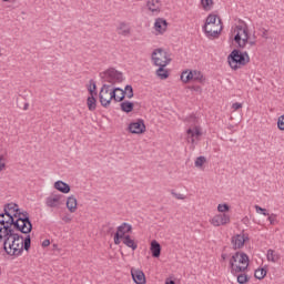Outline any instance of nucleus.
Returning a JSON list of instances; mask_svg holds the SVG:
<instances>
[{"mask_svg":"<svg viewBox=\"0 0 284 284\" xmlns=\"http://www.w3.org/2000/svg\"><path fill=\"white\" fill-rule=\"evenodd\" d=\"M172 196H174L175 199H178L179 201H183V199H185V196L181 193H176L174 191L171 192Z\"/></svg>","mask_w":284,"mask_h":284,"instance_id":"43","label":"nucleus"},{"mask_svg":"<svg viewBox=\"0 0 284 284\" xmlns=\"http://www.w3.org/2000/svg\"><path fill=\"white\" fill-rule=\"evenodd\" d=\"M129 131L131 134H143L145 132V122L141 119L136 120V122H131Z\"/></svg>","mask_w":284,"mask_h":284,"instance_id":"11","label":"nucleus"},{"mask_svg":"<svg viewBox=\"0 0 284 284\" xmlns=\"http://www.w3.org/2000/svg\"><path fill=\"white\" fill-rule=\"evenodd\" d=\"M121 239H124V236L119 234V233H115L114 234V244L120 245L121 244Z\"/></svg>","mask_w":284,"mask_h":284,"instance_id":"40","label":"nucleus"},{"mask_svg":"<svg viewBox=\"0 0 284 284\" xmlns=\"http://www.w3.org/2000/svg\"><path fill=\"white\" fill-rule=\"evenodd\" d=\"M222 30L223 20H221V18L214 13L209 14L203 26V31L205 32L206 37H213L216 39V37L221 34Z\"/></svg>","mask_w":284,"mask_h":284,"instance_id":"4","label":"nucleus"},{"mask_svg":"<svg viewBox=\"0 0 284 284\" xmlns=\"http://www.w3.org/2000/svg\"><path fill=\"white\" fill-rule=\"evenodd\" d=\"M124 98L132 99L134 97V89L132 85L128 84L123 90Z\"/></svg>","mask_w":284,"mask_h":284,"instance_id":"32","label":"nucleus"},{"mask_svg":"<svg viewBox=\"0 0 284 284\" xmlns=\"http://www.w3.org/2000/svg\"><path fill=\"white\" fill-rule=\"evenodd\" d=\"M166 64H162V65H158L159 69L156 70V75L160 77L162 80L168 79V77H170V73L168 72V70H165Z\"/></svg>","mask_w":284,"mask_h":284,"instance_id":"27","label":"nucleus"},{"mask_svg":"<svg viewBox=\"0 0 284 284\" xmlns=\"http://www.w3.org/2000/svg\"><path fill=\"white\" fill-rule=\"evenodd\" d=\"M13 227L17 232H21L22 234H30V232H32V222L30 221V214L28 211H20V214L13 222Z\"/></svg>","mask_w":284,"mask_h":284,"instance_id":"7","label":"nucleus"},{"mask_svg":"<svg viewBox=\"0 0 284 284\" xmlns=\"http://www.w3.org/2000/svg\"><path fill=\"white\" fill-rule=\"evenodd\" d=\"M122 112H126V114H130L132 110H134V103L130 101H124L120 104Z\"/></svg>","mask_w":284,"mask_h":284,"instance_id":"25","label":"nucleus"},{"mask_svg":"<svg viewBox=\"0 0 284 284\" xmlns=\"http://www.w3.org/2000/svg\"><path fill=\"white\" fill-rule=\"evenodd\" d=\"M165 284H176V282H174V280L166 278Z\"/></svg>","mask_w":284,"mask_h":284,"instance_id":"50","label":"nucleus"},{"mask_svg":"<svg viewBox=\"0 0 284 284\" xmlns=\"http://www.w3.org/2000/svg\"><path fill=\"white\" fill-rule=\"evenodd\" d=\"M109 94H110V103H112V100H115L116 102H121L124 99L123 89L121 88L111 87Z\"/></svg>","mask_w":284,"mask_h":284,"instance_id":"15","label":"nucleus"},{"mask_svg":"<svg viewBox=\"0 0 284 284\" xmlns=\"http://www.w3.org/2000/svg\"><path fill=\"white\" fill-rule=\"evenodd\" d=\"M48 246H50V240H44L42 242V247H48Z\"/></svg>","mask_w":284,"mask_h":284,"instance_id":"48","label":"nucleus"},{"mask_svg":"<svg viewBox=\"0 0 284 284\" xmlns=\"http://www.w3.org/2000/svg\"><path fill=\"white\" fill-rule=\"evenodd\" d=\"M77 197L74 195H71L67 199V207L69 210V212H71V214H74V212H77Z\"/></svg>","mask_w":284,"mask_h":284,"instance_id":"21","label":"nucleus"},{"mask_svg":"<svg viewBox=\"0 0 284 284\" xmlns=\"http://www.w3.org/2000/svg\"><path fill=\"white\" fill-rule=\"evenodd\" d=\"M54 189L62 194H70V184L59 180L54 183Z\"/></svg>","mask_w":284,"mask_h":284,"instance_id":"17","label":"nucleus"},{"mask_svg":"<svg viewBox=\"0 0 284 284\" xmlns=\"http://www.w3.org/2000/svg\"><path fill=\"white\" fill-rule=\"evenodd\" d=\"M130 232H132V225L124 222L118 226L116 234H120V236H126L125 234H130Z\"/></svg>","mask_w":284,"mask_h":284,"instance_id":"22","label":"nucleus"},{"mask_svg":"<svg viewBox=\"0 0 284 284\" xmlns=\"http://www.w3.org/2000/svg\"><path fill=\"white\" fill-rule=\"evenodd\" d=\"M2 1L8 2V1H10V0H2Z\"/></svg>","mask_w":284,"mask_h":284,"instance_id":"53","label":"nucleus"},{"mask_svg":"<svg viewBox=\"0 0 284 284\" xmlns=\"http://www.w3.org/2000/svg\"><path fill=\"white\" fill-rule=\"evenodd\" d=\"M255 211L257 212V214H263V216H270V213H267V210L258 205H255Z\"/></svg>","mask_w":284,"mask_h":284,"instance_id":"37","label":"nucleus"},{"mask_svg":"<svg viewBox=\"0 0 284 284\" xmlns=\"http://www.w3.org/2000/svg\"><path fill=\"white\" fill-rule=\"evenodd\" d=\"M217 211H220V212H230V205H227V204H219V206H217Z\"/></svg>","mask_w":284,"mask_h":284,"instance_id":"39","label":"nucleus"},{"mask_svg":"<svg viewBox=\"0 0 284 284\" xmlns=\"http://www.w3.org/2000/svg\"><path fill=\"white\" fill-rule=\"evenodd\" d=\"M123 244L126 245V247H131V250H136V247H139L138 244L134 243V240H132V237H130V235H124L123 237Z\"/></svg>","mask_w":284,"mask_h":284,"instance_id":"26","label":"nucleus"},{"mask_svg":"<svg viewBox=\"0 0 284 284\" xmlns=\"http://www.w3.org/2000/svg\"><path fill=\"white\" fill-rule=\"evenodd\" d=\"M233 110H241V108H243V104L235 102L232 104Z\"/></svg>","mask_w":284,"mask_h":284,"instance_id":"46","label":"nucleus"},{"mask_svg":"<svg viewBox=\"0 0 284 284\" xmlns=\"http://www.w3.org/2000/svg\"><path fill=\"white\" fill-rule=\"evenodd\" d=\"M210 223L211 225H214V227H221V225H227V223H230V215L225 213L217 214L212 217Z\"/></svg>","mask_w":284,"mask_h":284,"instance_id":"12","label":"nucleus"},{"mask_svg":"<svg viewBox=\"0 0 284 284\" xmlns=\"http://www.w3.org/2000/svg\"><path fill=\"white\" fill-rule=\"evenodd\" d=\"M245 241H250V237L245 234H236L231 239L233 250H241L245 245Z\"/></svg>","mask_w":284,"mask_h":284,"instance_id":"13","label":"nucleus"},{"mask_svg":"<svg viewBox=\"0 0 284 284\" xmlns=\"http://www.w3.org/2000/svg\"><path fill=\"white\" fill-rule=\"evenodd\" d=\"M154 28H155L156 32H160V34H163V32H165V30H168V21L159 18V19H156V21L154 23Z\"/></svg>","mask_w":284,"mask_h":284,"instance_id":"20","label":"nucleus"},{"mask_svg":"<svg viewBox=\"0 0 284 284\" xmlns=\"http://www.w3.org/2000/svg\"><path fill=\"white\" fill-rule=\"evenodd\" d=\"M207 160L205 159V156L201 155L199 158H196L195 160V168H203L204 163L206 162Z\"/></svg>","mask_w":284,"mask_h":284,"instance_id":"35","label":"nucleus"},{"mask_svg":"<svg viewBox=\"0 0 284 284\" xmlns=\"http://www.w3.org/2000/svg\"><path fill=\"white\" fill-rule=\"evenodd\" d=\"M131 276L133 278V282L135 284H145L146 280H145V273H143V271L139 270V268H131Z\"/></svg>","mask_w":284,"mask_h":284,"instance_id":"14","label":"nucleus"},{"mask_svg":"<svg viewBox=\"0 0 284 284\" xmlns=\"http://www.w3.org/2000/svg\"><path fill=\"white\" fill-rule=\"evenodd\" d=\"M277 128H278V130L284 131V115H281V116L277 119Z\"/></svg>","mask_w":284,"mask_h":284,"instance_id":"38","label":"nucleus"},{"mask_svg":"<svg viewBox=\"0 0 284 284\" xmlns=\"http://www.w3.org/2000/svg\"><path fill=\"white\" fill-rule=\"evenodd\" d=\"M248 281H250V277L247 276V274H240V275H237V283L245 284Z\"/></svg>","mask_w":284,"mask_h":284,"instance_id":"36","label":"nucleus"},{"mask_svg":"<svg viewBox=\"0 0 284 284\" xmlns=\"http://www.w3.org/2000/svg\"><path fill=\"white\" fill-rule=\"evenodd\" d=\"M0 243H3V250L8 256L19 257L26 252H30V245H32V239L30 235L23 237V235L17 233L14 226L0 229Z\"/></svg>","mask_w":284,"mask_h":284,"instance_id":"1","label":"nucleus"},{"mask_svg":"<svg viewBox=\"0 0 284 284\" xmlns=\"http://www.w3.org/2000/svg\"><path fill=\"white\" fill-rule=\"evenodd\" d=\"M221 258H222V261H225V258H227V254L223 253V254L221 255Z\"/></svg>","mask_w":284,"mask_h":284,"instance_id":"52","label":"nucleus"},{"mask_svg":"<svg viewBox=\"0 0 284 284\" xmlns=\"http://www.w3.org/2000/svg\"><path fill=\"white\" fill-rule=\"evenodd\" d=\"M230 267L232 274H239L241 272H245L247 267H250V257L245 253L236 252L230 258Z\"/></svg>","mask_w":284,"mask_h":284,"instance_id":"5","label":"nucleus"},{"mask_svg":"<svg viewBox=\"0 0 284 284\" xmlns=\"http://www.w3.org/2000/svg\"><path fill=\"white\" fill-rule=\"evenodd\" d=\"M100 79L102 83H104L99 93L101 106L110 108V90L113 85H116V83H123V73L114 68H110L100 73Z\"/></svg>","mask_w":284,"mask_h":284,"instance_id":"2","label":"nucleus"},{"mask_svg":"<svg viewBox=\"0 0 284 284\" xmlns=\"http://www.w3.org/2000/svg\"><path fill=\"white\" fill-rule=\"evenodd\" d=\"M267 220L270 221L271 225H274L276 223V214H268Z\"/></svg>","mask_w":284,"mask_h":284,"instance_id":"45","label":"nucleus"},{"mask_svg":"<svg viewBox=\"0 0 284 284\" xmlns=\"http://www.w3.org/2000/svg\"><path fill=\"white\" fill-rule=\"evenodd\" d=\"M116 30H118V34H121V37H130V32H132L130 24L125 22H121Z\"/></svg>","mask_w":284,"mask_h":284,"instance_id":"19","label":"nucleus"},{"mask_svg":"<svg viewBox=\"0 0 284 284\" xmlns=\"http://www.w3.org/2000/svg\"><path fill=\"white\" fill-rule=\"evenodd\" d=\"M181 81H183V83H190V81H193L192 70L183 71L181 74Z\"/></svg>","mask_w":284,"mask_h":284,"instance_id":"29","label":"nucleus"},{"mask_svg":"<svg viewBox=\"0 0 284 284\" xmlns=\"http://www.w3.org/2000/svg\"><path fill=\"white\" fill-rule=\"evenodd\" d=\"M30 108V103H24L23 110H28Z\"/></svg>","mask_w":284,"mask_h":284,"instance_id":"51","label":"nucleus"},{"mask_svg":"<svg viewBox=\"0 0 284 284\" xmlns=\"http://www.w3.org/2000/svg\"><path fill=\"white\" fill-rule=\"evenodd\" d=\"M152 59L154 65H168L170 61H172V59H170V57L163 49H156L155 51H153Z\"/></svg>","mask_w":284,"mask_h":284,"instance_id":"9","label":"nucleus"},{"mask_svg":"<svg viewBox=\"0 0 284 284\" xmlns=\"http://www.w3.org/2000/svg\"><path fill=\"white\" fill-rule=\"evenodd\" d=\"M87 105H88L90 112H94V110H97V98H94V95H90L87 99Z\"/></svg>","mask_w":284,"mask_h":284,"instance_id":"28","label":"nucleus"},{"mask_svg":"<svg viewBox=\"0 0 284 284\" xmlns=\"http://www.w3.org/2000/svg\"><path fill=\"white\" fill-rule=\"evenodd\" d=\"M103 230L106 232V234H112L114 232V227H112L110 224L104 225Z\"/></svg>","mask_w":284,"mask_h":284,"instance_id":"41","label":"nucleus"},{"mask_svg":"<svg viewBox=\"0 0 284 284\" xmlns=\"http://www.w3.org/2000/svg\"><path fill=\"white\" fill-rule=\"evenodd\" d=\"M247 44H250L251 48H254V45H256V37H253V39H251L248 36L246 45Z\"/></svg>","mask_w":284,"mask_h":284,"instance_id":"42","label":"nucleus"},{"mask_svg":"<svg viewBox=\"0 0 284 284\" xmlns=\"http://www.w3.org/2000/svg\"><path fill=\"white\" fill-rule=\"evenodd\" d=\"M250 63V54L246 51L241 52L239 49L233 50L229 55V65L232 70H239L241 65Z\"/></svg>","mask_w":284,"mask_h":284,"instance_id":"6","label":"nucleus"},{"mask_svg":"<svg viewBox=\"0 0 284 284\" xmlns=\"http://www.w3.org/2000/svg\"><path fill=\"white\" fill-rule=\"evenodd\" d=\"M146 8L152 14H159L161 12V0H148Z\"/></svg>","mask_w":284,"mask_h":284,"instance_id":"16","label":"nucleus"},{"mask_svg":"<svg viewBox=\"0 0 284 284\" xmlns=\"http://www.w3.org/2000/svg\"><path fill=\"white\" fill-rule=\"evenodd\" d=\"M97 83H93L92 87L89 88V92L91 94V97L97 95Z\"/></svg>","mask_w":284,"mask_h":284,"instance_id":"44","label":"nucleus"},{"mask_svg":"<svg viewBox=\"0 0 284 284\" xmlns=\"http://www.w3.org/2000/svg\"><path fill=\"white\" fill-rule=\"evenodd\" d=\"M254 276L258 281H263V278H265V276H267V270H265V268H257V270H255Z\"/></svg>","mask_w":284,"mask_h":284,"instance_id":"30","label":"nucleus"},{"mask_svg":"<svg viewBox=\"0 0 284 284\" xmlns=\"http://www.w3.org/2000/svg\"><path fill=\"white\" fill-rule=\"evenodd\" d=\"M62 221H64V223H70V221H72V219H70L69 216H64V217H62Z\"/></svg>","mask_w":284,"mask_h":284,"instance_id":"49","label":"nucleus"},{"mask_svg":"<svg viewBox=\"0 0 284 284\" xmlns=\"http://www.w3.org/2000/svg\"><path fill=\"white\" fill-rule=\"evenodd\" d=\"M19 214H21V210L17 203L4 204L3 213H0V229L13 227Z\"/></svg>","mask_w":284,"mask_h":284,"instance_id":"3","label":"nucleus"},{"mask_svg":"<svg viewBox=\"0 0 284 284\" xmlns=\"http://www.w3.org/2000/svg\"><path fill=\"white\" fill-rule=\"evenodd\" d=\"M61 196L62 195H51L49 197H47V206L48 207H59L61 205Z\"/></svg>","mask_w":284,"mask_h":284,"instance_id":"18","label":"nucleus"},{"mask_svg":"<svg viewBox=\"0 0 284 284\" xmlns=\"http://www.w3.org/2000/svg\"><path fill=\"white\" fill-rule=\"evenodd\" d=\"M192 77L193 81H199V83H203V73L201 71L193 70Z\"/></svg>","mask_w":284,"mask_h":284,"instance_id":"33","label":"nucleus"},{"mask_svg":"<svg viewBox=\"0 0 284 284\" xmlns=\"http://www.w3.org/2000/svg\"><path fill=\"white\" fill-rule=\"evenodd\" d=\"M266 258L271 263H278V261H281V255L276 253V251L270 248L266 253Z\"/></svg>","mask_w":284,"mask_h":284,"instance_id":"24","label":"nucleus"},{"mask_svg":"<svg viewBox=\"0 0 284 284\" xmlns=\"http://www.w3.org/2000/svg\"><path fill=\"white\" fill-rule=\"evenodd\" d=\"M6 168V163H3V155H0V172Z\"/></svg>","mask_w":284,"mask_h":284,"instance_id":"47","label":"nucleus"},{"mask_svg":"<svg viewBox=\"0 0 284 284\" xmlns=\"http://www.w3.org/2000/svg\"><path fill=\"white\" fill-rule=\"evenodd\" d=\"M201 136H203V131H201V126H190L186 130V141L192 145H196V141H201Z\"/></svg>","mask_w":284,"mask_h":284,"instance_id":"10","label":"nucleus"},{"mask_svg":"<svg viewBox=\"0 0 284 284\" xmlns=\"http://www.w3.org/2000/svg\"><path fill=\"white\" fill-rule=\"evenodd\" d=\"M234 32H236L234 37L235 43H237L239 48H245V45H247V40L250 39V30L247 29V24L236 26Z\"/></svg>","mask_w":284,"mask_h":284,"instance_id":"8","label":"nucleus"},{"mask_svg":"<svg viewBox=\"0 0 284 284\" xmlns=\"http://www.w3.org/2000/svg\"><path fill=\"white\" fill-rule=\"evenodd\" d=\"M201 6L203 10L209 12V10H212V7L214 6V0H201Z\"/></svg>","mask_w":284,"mask_h":284,"instance_id":"31","label":"nucleus"},{"mask_svg":"<svg viewBox=\"0 0 284 284\" xmlns=\"http://www.w3.org/2000/svg\"><path fill=\"white\" fill-rule=\"evenodd\" d=\"M186 121L191 124L190 128L197 126L196 123H199V119L196 118V115H190L189 118H186Z\"/></svg>","mask_w":284,"mask_h":284,"instance_id":"34","label":"nucleus"},{"mask_svg":"<svg viewBox=\"0 0 284 284\" xmlns=\"http://www.w3.org/2000/svg\"><path fill=\"white\" fill-rule=\"evenodd\" d=\"M151 253L153 258H159V256H161V244L156 242V240L151 242Z\"/></svg>","mask_w":284,"mask_h":284,"instance_id":"23","label":"nucleus"}]
</instances>
